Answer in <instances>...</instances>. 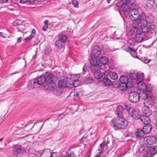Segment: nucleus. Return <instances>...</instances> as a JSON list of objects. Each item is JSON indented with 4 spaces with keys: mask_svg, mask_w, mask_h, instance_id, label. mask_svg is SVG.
<instances>
[{
    "mask_svg": "<svg viewBox=\"0 0 157 157\" xmlns=\"http://www.w3.org/2000/svg\"><path fill=\"white\" fill-rule=\"evenodd\" d=\"M131 3V0H121L116 3V5L122 10L127 17L135 20L139 17V7L137 4Z\"/></svg>",
    "mask_w": 157,
    "mask_h": 157,
    "instance_id": "nucleus-1",
    "label": "nucleus"
},
{
    "mask_svg": "<svg viewBox=\"0 0 157 157\" xmlns=\"http://www.w3.org/2000/svg\"><path fill=\"white\" fill-rule=\"evenodd\" d=\"M123 118L119 117L112 119L111 123V126L114 127L115 129L125 128L128 125V122Z\"/></svg>",
    "mask_w": 157,
    "mask_h": 157,
    "instance_id": "nucleus-2",
    "label": "nucleus"
},
{
    "mask_svg": "<svg viewBox=\"0 0 157 157\" xmlns=\"http://www.w3.org/2000/svg\"><path fill=\"white\" fill-rule=\"evenodd\" d=\"M53 77L52 74L46 72L45 73L43 74L38 78L41 85L45 82L48 84V87H52L55 85V83L53 80Z\"/></svg>",
    "mask_w": 157,
    "mask_h": 157,
    "instance_id": "nucleus-3",
    "label": "nucleus"
},
{
    "mask_svg": "<svg viewBox=\"0 0 157 157\" xmlns=\"http://www.w3.org/2000/svg\"><path fill=\"white\" fill-rule=\"evenodd\" d=\"M130 31L131 35L135 36L137 42H141L145 38V33L143 32L142 30H140L137 26H135L132 28Z\"/></svg>",
    "mask_w": 157,
    "mask_h": 157,
    "instance_id": "nucleus-4",
    "label": "nucleus"
},
{
    "mask_svg": "<svg viewBox=\"0 0 157 157\" xmlns=\"http://www.w3.org/2000/svg\"><path fill=\"white\" fill-rule=\"evenodd\" d=\"M145 13H142L141 16L139 15V17L135 19V20H132L134 21V23L140 27L141 30L143 31L144 29L145 28L147 25L145 18Z\"/></svg>",
    "mask_w": 157,
    "mask_h": 157,
    "instance_id": "nucleus-5",
    "label": "nucleus"
},
{
    "mask_svg": "<svg viewBox=\"0 0 157 157\" xmlns=\"http://www.w3.org/2000/svg\"><path fill=\"white\" fill-rule=\"evenodd\" d=\"M58 86L60 88L71 87L74 85L73 81L70 78H66L63 80L59 81L58 82Z\"/></svg>",
    "mask_w": 157,
    "mask_h": 157,
    "instance_id": "nucleus-6",
    "label": "nucleus"
},
{
    "mask_svg": "<svg viewBox=\"0 0 157 157\" xmlns=\"http://www.w3.org/2000/svg\"><path fill=\"white\" fill-rule=\"evenodd\" d=\"M152 90L151 86L148 85L147 86V90L141 92V93L140 94V97L144 100L147 99H150L152 95Z\"/></svg>",
    "mask_w": 157,
    "mask_h": 157,
    "instance_id": "nucleus-7",
    "label": "nucleus"
},
{
    "mask_svg": "<svg viewBox=\"0 0 157 157\" xmlns=\"http://www.w3.org/2000/svg\"><path fill=\"white\" fill-rule=\"evenodd\" d=\"M157 139L154 136H149L145 137L144 139V143L146 145H151L155 143Z\"/></svg>",
    "mask_w": 157,
    "mask_h": 157,
    "instance_id": "nucleus-8",
    "label": "nucleus"
},
{
    "mask_svg": "<svg viewBox=\"0 0 157 157\" xmlns=\"http://www.w3.org/2000/svg\"><path fill=\"white\" fill-rule=\"evenodd\" d=\"M41 85L40 82L39 78H37L34 80H30L28 82L27 85V87L30 90H33L37 85Z\"/></svg>",
    "mask_w": 157,
    "mask_h": 157,
    "instance_id": "nucleus-9",
    "label": "nucleus"
},
{
    "mask_svg": "<svg viewBox=\"0 0 157 157\" xmlns=\"http://www.w3.org/2000/svg\"><path fill=\"white\" fill-rule=\"evenodd\" d=\"M140 96L136 92L131 93L128 98L129 100L132 102H138L140 99Z\"/></svg>",
    "mask_w": 157,
    "mask_h": 157,
    "instance_id": "nucleus-10",
    "label": "nucleus"
},
{
    "mask_svg": "<svg viewBox=\"0 0 157 157\" xmlns=\"http://www.w3.org/2000/svg\"><path fill=\"white\" fill-rule=\"evenodd\" d=\"M156 28L154 25H151L144 29L143 32L145 33H148L150 34L155 35V33L156 31Z\"/></svg>",
    "mask_w": 157,
    "mask_h": 157,
    "instance_id": "nucleus-11",
    "label": "nucleus"
},
{
    "mask_svg": "<svg viewBox=\"0 0 157 157\" xmlns=\"http://www.w3.org/2000/svg\"><path fill=\"white\" fill-rule=\"evenodd\" d=\"M130 115L135 120L140 119L141 115L140 111L136 109H133L130 113Z\"/></svg>",
    "mask_w": 157,
    "mask_h": 157,
    "instance_id": "nucleus-12",
    "label": "nucleus"
},
{
    "mask_svg": "<svg viewBox=\"0 0 157 157\" xmlns=\"http://www.w3.org/2000/svg\"><path fill=\"white\" fill-rule=\"evenodd\" d=\"M13 151L18 154H21L25 153L26 151V149L22 147L21 145L16 144L13 147Z\"/></svg>",
    "mask_w": 157,
    "mask_h": 157,
    "instance_id": "nucleus-13",
    "label": "nucleus"
},
{
    "mask_svg": "<svg viewBox=\"0 0 157 157\" xmlns=\"http://www.w3.org/2000/svg\"><path fill=\"white\" fill-rule=\"evenodd\" d=\"M101 50L100 47L97 45L94 46L92 49V56L95 57H98L101 53Z\"/></svg>",
    "mask_w": 157,
    "mask_h": 157,
    "instance_id": "nucleus-14",
    "label": "nucleus"
},
{
    "mask_svg": "<svg viewBox=\"0 0 157 157\" xmlns=\"http://www.w3.org/2000/svg\"><path fill=\"white\" fill-rule=\"evenodd\" d=\"M91 66L90 68L91 70H94L97 68L101 67L99 64L98 60L94 58H92L90 61Z\"/></svg>",
    "mask_w": 157,
    "mask_h": 157,
    "instance_id": "nucleus-15",
    "label": "nucleus"
},
{
    "mask_svg": "<svg viewBox=\"0 0 157 157\" xmlns=\"http://www.w3.org/2000/svg\"><path fill=\"white\" fill-rule=\"evenodd\" d=\"M101 67L97 68L94 70H91L94 72V77L97 79H99L103 76L104 75L103 73L101 72L100 69Z\"/></svg>",
    "mask_w": 157,
    "mask_h": 157,
    "instance_id": "nucleus-16",
    "label": "nucleus"
},
{
    "mask_svg": "<svg viewBox=\"0 0 157 157\" xmlns=\"http://www.w3.org/2000/svg\"><path fill=\"white\" fill-rule=\"evenodd\" d=\"M83 92L81 89L77 88L75 90L74 92L71 93L69 95L70 97H72L73 96L77 97H82L83 94Z\"/></svg>",
    "mask_w": 157,
    "mask_h": 157,
    "instance_id": "nucleus-17",
    "label": "nucleus"
},
{
    "mask_svg": "<svg viewBox=\"0 0 157 157\" xmlns=\"http://www.w3.org/2000/svg\"><path fill=\"white\" fill-rule=\"evenodd\" d=\"M136 83L138 84V87L139 90L141 92L147 90V86L148 85H150L149 84L146 85L142 82H136Z\"/></svg>",
    "mask_w": 157,
    "mask_h": 157,
    "instance_id": "nucleus-18",
    "label": "nucleus"
},
{
    "mask_svg": "<svg viewBox=\"0 0 157 157\" xmlns=\"http://www.w3.org/2000/svg\"><path fill=\"white\" fill-rule=\"evenodd\" d=\"M140 119L144 124H148L151 121V120L149 118V116H147L144 115H141Z\"/></svg>",
    "mask_w": 157,
    "mask_h": 157,
    "instance_id": "nucleus-19",
    "label": "nucleus"
},
{
    "mask_svg": "<svg viewBox=\"0 0 157 157\" xmlns=\"http://www.w3.org/2000/svg\"><path fill=\"white\" fill-rule=\"evenodd\" d=\"M145 124V125L143 127L142 130L144 134H148L151 132L152 129V127L149 123Z\"/></svg>",
    "mask_w": 157,
    "mask_h": 157,
    "instance_id": "nucleus-20",
    "label": "nucleus"
},
{
    "mask_svg": "<svg viewBox=\"0 0 157 157\" xmlns=\"http://www.w3.org/2000/svg\"><path fill=\"white\" fill-rule=\"evenodd\" d=\"M123 107L121 105L119 106L117 108V112L119 117H124L125 113Z\"/></svg>",
    "mask_w": 157,
    "mask_h": 157,
    "instance_id": "nucleus-21",
    "label": "nucleus"
},
{
    "mask_svg": "<svg viewBox=\"0 0 157 157\" xmlns=\"http://www.w3.org/2000/svg\"><path fill=\"white\" fill-rule=\"evenodd\" d=\"M134 135L136 138L141 139L144 136V133L142 129H139L135 132Z\"/></svg>",
    "mask_w": 157,
    "mask_h": 157,
    "instance_id": "nucleus-22",
    "label": "nucleus"
},
{
    "mask_svg": "<svg viewBox=\"0 0 157 157\" xmlns=\"http://www.w3.org/2000/svg\"><path fill=\"white\" fill-rule=\"evenodd\" d=\"M65 43H63V42H61L57 40L55 44V47L58 50H60L62 49L63 50L65 48Z\"/></svg>",
    "mask_w": 157,
    "mask_h": 157,
    "instance_id": "nucleus-23",
    "label": "nucleus"
},
{
    "mask_svg": "<svg viewBox=\"0 0 157 157\" xmlns=\"http://www.w3.org/2000/svg\"><path fill=\"white\" fill-rule=\"evenodd\" d=\"M142 110L143 113V115L150 116L152 114V111L150 108L143 107L142 108Z\"/></svg>",
    "mask_w": 157,
    "mask_h": 157,
    "instance_id": "nucleus-24",
    "label": "nucleus"
},
{
    "mask_svg": "<svg viewBox=\"0 0 157 157\" xmlns=\"http://www.w3.org/2000/svg\"><path fill=\"white\" fill-rule=\"evenodd\" d=\"M149 154L151 156H154L157 153V146H150L148 151Z\"/></svg>",
    "mask_w": 157,
    "mask_h": 157,
    "instance_id": "nucleus-25",
    "label": "nucleus"
},
{
    "mask_svg": "<svg viewBox=\"0 0 157 157\" xmlns=\"http://www.w3.org/2000/svg\"><path fill=\"white\" fill-rule=\"evenodd\" d=\"M154 1V0L148 1L144 5V8L148 10L151 9L155 3Z\"/></svg>",
    "mask_w": 157,
    "mask_h": 157,
    "instance_id": "nucleus-26",
    "label": "nucleus"
},
{
    "mask_svg": "<svg viewBox=\"0 0 157 157\" xmlns=\"http://www.w3.org/2000/svg\"><path fill=\"white\" fill-rule=\"evenodd\" d=\"M126 51L129 52L132 56L133 57L137 58V54L136 52L132 48L128 47L125 49Z\"/></svg>",
    "mask_w": 157,
    "mask_h": 157,
    "instance_id": "nucleus-27",
    "label": "nucleus"
},
{
    "mask_svg": "<svg viewBox=\"0 0 157 157\" xmlns=\"http://www.w3.org/2000/svg\"><path fill=\"white\" fill-rule=\"evenodd\" d=\"M144 18L147 24L151 23L154 22V18L153 15H148L146 16L145 14V17Z\"/></svg>",
    "mask_w": 157,
    "mask_h": 157,
    "instance_id": "nucleus-28",
    "label": "nucleus"
},
{
    "mask_svg": "<svg viewBox=\"0 0 157 157\" xmlns=\"http://www.w3.org/2000/svg\"><path fill=\"white\" fill-rule=\"evenodd\" d=\"M103 84L106 86H109L112 84V82L107 76H105L102 80Z\"/></svg>",
    "mask_w": 157,
    "mask_h": 157,
    "instance_id": "nucleus-29",
    "label": "nucleus"
},
{
    "mask_svg": "<svg viewBox=\"0 0 157 157\" xmlns=\"http://www.w3.org/2000/svg\"><path fill=\"white\" fill-rule=\"evenodd\" d=\"M109 62L108 58L105 56L101 57L99 60V63L101 64L105 65Z\"/></svg>",
    "mask_w": 157,
    "mask_h": 157,
    "instance_id": "nucleus-30",
    "label": "nucleus"
},
{
    "mask_svg": "<svg viewBox=\"0 0 157 157\" xmlns=\"http://www.w3.org/2000/svg\"><path fill=\"white\" fill-rule=\"evenodd\" d=\"M67 36L64 34H62L59 36L58 40L59 41L63 42V43H65L67 39Z\"/></svg>",
    "mask_w": 157,
    "mask_h": 157,
    "instance_id": "nucleus-31",
    "label": "nucleus"
},
{
    "mask_svg": "<svg viewBox=\"0 0 157 157\" xmlns=\"http://www.w3.org/2000/svg\"><path fill=\"white\" fill-rule=\"evenodd\" d=\"M35 33L36 30L34 29H33L30 36L25 38L24 40V41L26 42H28L29 40L31 39L35 36Z\"/></svg>",
    "mask_w": 157,
    "mask_h": 157,
    "instance_id": "nucleus-32",
    "label": "nucleus"
},
{
    "mask_svg": "<svg viewBox=\"0 0 157 157\" xmlns=\"http://www.w3.org/2000/svg\"><path fill=\"white\" fill-rule=\"evenodd\" d=\"M109 76L111 79L116 80L118 78L117 74L115 72H111L109 74Z\"/></svg>",
    "mask_w": 157,
    "mask_h": 157,
    "instance_id": "nucleus-33",
    "label": "nucleus"
},
{
    "mask_svg": "<svg viewBox=\"0 0 157 157\" xmlns=\"http://www.w3.org/2000/svg\"><path fill=\"white\" fill-rule=\"evenodd\" d=\"M136 41H137L135 38H130L128 41V44L131 46H135Z\"/></svg>",
    "mask_w": 157,
    "mask_h": 157,
    "instance_id": "nucleus-34",
    "label": "nucleus"
},
{
    "mask_svg": "<svg viewBox=\"0 0 157 157\" xmlns=\"http://www.w3.org/2000/svg\"><path fill=\"white\" fill-rule=\"evenodd\" d=\"M129 77L131 79H136L138 78V73L133 71L129 75Z\"/></svg>",
    "mask_w": 157,
    "mask_h": 157,
    "instance_id": "nucleus-35",
    "label": "nucleus"
},
{
    "mask_svg": "<svg viewBox=\"0 0 157 157\" xmlns=\"http://www.w3.org/2000/svg\"><path fill=\"white\" fill-rule=\"evenodd\" d=\"M149 99H147V100H145L144 102V106L143 107H147L151 108L152 107L151 102L148 100Z\"/></svg>",
    "mask_w": 157,
    "mask_h": 157,
    "instance_id": "nucleus-36",
    "label": "nucleus"
},
{
    "mask_svg": "<svg viewBox=\"0 0 157 157\" xmlns=\"http://www.w3.org/2000/svg\"><path fill=\"white\" fill-rule=\"evenodd\" d=\"M39 153L40 155V157H46L48 155L49 152L44 150L43 151H40Z\"/></svg>",
    "mask_w": 157,
    "mask_h": 157,
    "instance_id": "nucleus-37",
    "label": "nucleus"
},
{
    "mask_svg": "<svg viewBox=\"0 0 157 157\" xmlns=\"http://www.w3.org/2000/svg\"><path fill=\"white\" fill-rule=\"evenodd\" d=\"M71 78L72 81H73L74 83L77 82L80 78V75H71L70 76Z\"/></svg>",
    "mask_w": 157,
    "mask_h": 157,
    "instance_id": "nucleus-38",
    "label": "nucleus"
},
{
    "mask_svg": "<svg viewBox=\"0 0 157 157\" xmlns=\"http://www.w3.org/2000/svg\"><path fill=\"white\" fill-rule=\"evenodd\" d=\"M144 74L143 73H138V78L136 82H142L144 80Z\"/></svg>",
    "mask_w": 157,
    "mask_h": 157,
    "instance_id": "nucleus-39",
    "label": "nucleus"
},
{
    "mask_svg": "<svg viewBox=\"0 0 157 157\" xmlns=\"http://www.w3.org/2000/svg\"><path fill=\"white\" fill-rule=\"evenodd\" d=\"M128 80V78L127 77L124 76H121L119 79L120 82L123 83H126Z\"/></svg>",
    "mask_w": 157,
    "mask_h": 157,
    "instance_id": "nucleus-40",
    "label": "nucleus"
},
{
    "mask_svg": "<svg viewBox=\"0 0 157 157\" xmlns=\"http://www.w3.org/2000/svg\"><path fill=\"white\" fill-rule=\"evenodd\" d=\"M119 88L120 90L123 91L125 90L127 87L126 83H121L120 84Z\"/></svg>",
    "mask_w": 157,
    "mask_h": 157,
    "instance_id": "nucleus-41",
    "label": "nucleus"
},
{
    "mask_svg": "<svg viewBox=\"0 0 157 157\" xmlns=\"http://www.w3.org/2000/svg\"><path fill=\"white\" fill-rule=\"evenodd\" d=\"M88 72V67L86 64H85L82 68V74L85 75Z\"/></svg>",
    "mask_w": 157,
    "mask_h": 157,
    "instance_id": "nucleus-42",
    "label": "nucleus"
},
{
    "mask_svg": "<svg viewBox=\"0 0 157 157\" xmlns=\"http://www.w3.org/2000/svg\"><path fill=\"white\" fill-rule=\"evenodd\" d=\"M105 141L103 142V143H101L100 144V146L101 148L100 149H99L98 150L99 151H101V152H100V154L98 155L96 157H98L100 155H101V153H102V150L103 151L104 150V147L105 145Z\"/></svg>",
    "mask_w": 157,
    "mask_h": 157,
    "instance_id": "nucleus-43",
    "label": "nucleus"
},
{
    "mask_svg": "<svg viewBox=\"0 0 157 157\" xmlns=\"http://www.w3.org/2000/svg\"><path fill=\"white\" fill-rule=\"evenodd\" d=\"M127 88H130L132 87L133 85V82L131 80H128L126 83Z\"/></svg>",
    "mask_w": 157,
    "mask_h": 157,
    "instance_id": "nucleus-44",
    "label": "nucleus"
},
{
    "mask_svg": "<svg viewBox=\"0 0 157 157\" xmlns=\"http://www.w3.org/2000/svg\"><path fill=\"white\" fill-rule=\"evenodd\" d=\"M88 140V139L86 136H84L81 139V143H82L84 144H86L87 143V141Z\"/></svg>",
    "mask_w": 157,
    "mask_h": 157,
    "instance_id": "nucleus-45",
    "label": "nucleus"
},
{
    "mask_svg": "<svg viewBox=\"0 0 157 157\" xmlns=\"http://www.w3.org/2000/svg\"><path fill=\"white\" fill-rule=\"evenodd\" d=\"M20 2L22 3H25L29 2V4H33L34 2H33L32 0H20Z\"/></svg>",
    "mask_w": 157,
    "mask_h": 157,
    "instance_id": "nucleus-46",
    "label": "nucleus"
},
{
    "mask_svg": "<svg viewBox=\"0 0 157 157\" xmlns=\"http://www.w3.org/2000/svg\"><path fill=\"white\" fill-rule=\"evenodd\" d=\"M21 23V21L20 20H15L13 22V25L15 26H17L20 25Z\"/></svg>",
    "mask_w": 157,
    "mask_h": 157,
    "instance_id": "nucleus-47",
    "label": "nucleus"
},
{
    "mask_svg": "<svg viewBox=\"0 0 157 157\" xmlns=\"http://www.w3.org/2000/svg\"><path fill=\"white\" fill-rule=\"evenodd\" d=\"M72 3L73 5L75 7H78V2L77 0H73L72 1Z\"/></svg>",
    "mask_w": 157,
    "mask_h": 157,
    "instance_id": "nucleus-48",
    "label": "nucleus"
},
{
    "mask_svg": "<svg viewBox=\"0 0 157 157\" xmlns=\"http://www.w3.org/2000/svg\"><path fill=\"white\" fill-rule=\"evenodd\" d=\"M21 26L22 27H24V28H22V27L21 28L20 27H19V28L20 29H19L18 30V31H21V32L22 33H26V32L25 31V26L24 25H21Z\"/></svg>",
    "mask_w": 157,
    "mask_h": 157,
    "instance_id": "nucleus-49",
    "label": "nucleus"
},
{
    "mask_svg": "<svg viewBox=\"0 0 157 157\" xmlns=\"http://www.w3.org/2000/svg\"><path fill=\"white\" fill-rule=\"evenodd\" d=\"M64 157H76V156L73 153H71L70 154H67Z\"/></svg>",
    "mask_w": 157,
    "mask_h": 157,
    "instance_id": "nucleus-50",
    "label": "nucleus"
},
{
    "mask_svg": "<svg viewBox=\"0 0 157 157\" xmlns=\"http://www.w3.org/2000/svg\"><path fill=\"white\" fill-rule=\"evenodd\" d=\"M125 107L128 111H129L131 109V107L130 105H125Z\"/></svg>",
    "mask_w": 157,
    "mask_h": 157,
    "instance_id": "nucleus-51",
    "label": "nucleus"
},
{
    "mask_svg": "<svg viewBox=\"0 0 157 157\" xmlns=\"http://www.w3.org/2000/svg\"><path fill=\"white\" fill-rule=\"evenodd\" d=\"M143 60H144V63H147L150 62L151 60L149 59H148L146 58V59H144Z\"/></svg>",
    "mask_w": 157,
    "mask_h": 157,
    "instance_id": "nucleus-52",
    "label": "nucleus"
},
{
    "mask_svg": "<svg viewBox=\"0 0 157 157\" xmlns=\"http://www.w3.org/2000/svg\"><path fill=\"white\" fill-rule=\"evenodd\" d=\"M57 156V153L56 152H52L51 154L49 157H56Z\"/></svg>",
    "mask_w": 157,
    "mask_h": 157,
    "instance_id": "nucleus-53",
    "label": "nucleus"
},
{
    "mask_svg": "<svg viewBox=\"0 0 157 157\" xmlns=\"http://www.w3.org/2000/svg\"><path fill=\"white\" fill-rule=\"evenodd\" d=\"M48 27V25H45L44 26V27L42 28V29L44 31H45L47 29Z\"/></svg>",
    "mask_w": 157,
    "mask_h": 157,
    "instance_id": "nucleus-54",
    "label": "nucleus"
},
{
    "mask_svg": "<svg viewBox=\"0 0 157 157\" xmlns=\"http://www.w3.org/2000/svg\"><path fill=\"white\" fill-rule=\"evenodd\" d=\"M0 36L2 38H5V34L2 32H0Z\"/></svg>",
    "mask_w": 157,
    "mask_h": 157,
    "instance_id": "nucleus-55",
    "label": "nucleus"
},
{
    "mask_svg": "<svg viewBox=\"0 0 157 157\" xmlns=\"http://www.w3.org/2000/svg\"><path fill=\"white\" fill-rule=\"evenodd\" d=\"M21 38H22L21 37H19L17 39V43H18L20 42L21 41Z\"/></svg>",
    "mask_w": 157,
    "mask_h": 157,
    "instance_id": "nucleus-56",
    "label": "nucleus"
},
{
    "mask_svg": "<svg viewBox=\"0 0 157 157\" xmlns=\"http://www.w3.org/2000/svg\"><path fill=\"white\" fill-rule=\"evenodd\" d=\"M124 135L125 137H128L129 135L128 132H126L124 134Z\"/></svg>",
    "mask_w": 157,
    "mask_h": 157,
    "instance_id": "nucleus-57",
    "label": "nucleus"
},
{
    "mask_svg": "<svg viewBox=\"0 0 157 157\" xmlns=\"http://www.w3.org/2000/svg\"><path fill=\"white\" fill-rule=\"evenodd\" d=\"M8 1V0H0V2L2 3H4L7 2Z\"/></svg>",
    "mask_w": 157,
    "mask_h": 157,
    "instance_id": "nucleus-58",
    "label": "nucleus"
},
{
    "mask_svg": "<svg viewBox=\"0 0 157 157\" xmlns=\"http://www.w3.org/2000/svg\"><path fill=\"white\" fill-rule=\"evenodd\" d=\"M48 20H46L44 21V23L45 25H48Z\"/></svg>",
    "mask_w": 157,
    "mask_h": 157,
    "instance_id": "nucleus-59",
    "label": "nucleus"
},
{
    "mask_svg": "<svg viewBox=\"0 0 157 157\" xmlns=\"http://www.w3.org/2000/svg\"><path fill=\"white\" fill-rule=\"evenodd\" d=\"M155 117H157V111H156L155 113Z\"/></svg>",
    "mask_w": 157,
    "mask_h": 157,
    "instance_id": "nucleus-60",
    "label": "nucleus"
},
{
    "mask_svg": "<svg viewBox=\"0 0 157 157\" xmlns=\"http://www.w3.org/2000/svg\"><path fill=\"white\" fill-rule=\"evenodd\" d=\"M18 73V72H16L15 73H13L11 74L10 75H12L15 74H17V73Z\"/></svg>",
    "mask_w": 157,
    "mask_h": 157,
    "instance_id": "nucleus-61",
    "label": "nucleus"
},
{
    "mask_svg": "<svg viewBox=\"0 0 157 157\" xmlns=\"http://www.w3.org/2000/svg\"><path fill=\"white\" fill-rule=\"evenodd\" d=\"M111 0H107V2L108 3H110V1H111Z\"/></svg>",
    "mask_w": 157,
    "mask_h": 157,
    "instance_id": "nucleus-62",
    "label": "nucleus"
},
{
    "mask_svg": "<svg viewBox=\"0 0 157 157\" xmlns=\"http://www.w3.org/2000/svg\"><path fill=\"white\" fill-rule=\"evenodd\" d=\"M3 138H2L0 139V142H2L3 140Z\"/></svg>",
    "mask_w": 157,
    "mask_h": 157,
    "instance_id": "nucleus-63",
    "label": "nucleus"
},
{
    "mask_svg": "<svg viewBox=\"0 0 157 157\" xmlns=\"http://www.w3.org/2000/svg\"><path fill=\"white\" fill-rule=\"evenodd\" d=\"M155 125L157 127V121H156V122L155 123Z\"/></svg>",
    "mask_w": 157,
    "mask_h": 157,
    "instance_id": "nucleus-64",
    "label": "nucleus"
}]
</instances>
